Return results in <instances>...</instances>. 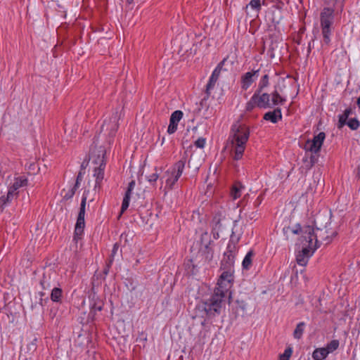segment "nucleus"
I'll use <instances>...</instances> for the list:
<instances>
[{"label": "nucleus", "instance_id": "obj_44", "mask_svg": "<svg viewBox=\"0 0 360 360\" xmlns=\"http://www.w3.org/2000/svg\"><path fill=\"white\" fill-rule=\"evenodd\" d=\"M84 172H82V171H79L77 176V178H76V181H75V185L73 186L74 187L78 188L79 187V185L81 184V181H82L83 179V175H84Z\"/></svg>", "mask_w": 360, "mask_h": 360}, {"label": "nucleus", "instance_id": "obj_7", "mask_svg": "<svg viewBox=\"0 0 360 360\" xmlns=\"http://www.w3.org/2000/svg\"><path fill=\"white\" fill-rule=\"evenodd\" d=\"M325 139L326 134L324 132H319L314 136L312 140H308L305 144L307 153L309 151L311 153L318 154L321 150Z\"/></svg>", "mask_w": 360, "mask_h": 360}, {"label": "nucleus", "instance_id": "obj_45", "mask_svg": "<svg viewBox=\"0 0 360 360\" xmlns=\"http://www.w3.org/2000/svg\"><path fill=\"white\" fill-rule=\"evenodd\" d=\"M18 193H16V191L13 190L12 188L9 187L8 191L7 193V195L6 196V200H8L9 202L11 201V200L13 198L14 195H16Z\"/></svg>", "mask_w": 360, "mask_h": 360}, {"label": "nucleus", "instance_id": "obj_43", "mask_svg": "<svg viewBox=\"0 0 360 360\" xmlns=\"http://www.w3.org/2000/svg\"><path fill=\"white\" fill-rule=\"evenodd\" d=\"M186 268L189 269L191 266H192V269L190 271V272L192 274H195L197 273L196 266L193 263V260L190 259L186 263Z\"/></svg>", "mask_w": 360, "mask_h": 360}, {"label": "nucleus", "instance_id": "obj_52", "mask_svg": "<svg viewBox=\"0 0 360 360\" xmlns=\"http://www.w3.org/2000/svg\"><path fill=\"white\" fill-rule=\"evenodd\" d=\"M236 303L238 304V307L240 308L243 311H245L246 309L247 304L244 301L237 300Z\"/></svg>", "mask_w": 360, "mask_h": 360}, {"label": "nucleus", "instance_id": "obj_49", "mask_svg": "<svg viewBox=\"0 0 360 360\" xmlns=\"http://www.w3.org/2000/svg\"><path fill=\"white\" fill-rule=\"evenodd\" d=\"M263 200H264L263 194H260L259 195H258L253 204L255 208H257L261 205Z\"/></svg>", "mask_w": 360, "mask_h": 360}, {"label": "nucleus", "instance_id": "obj_25", "mask_svg": "<svg viewBox=\"0 0 360 360\" xmlns=\"http://www.w3.org/2000/svg\"><path fill=\"white\" fill-rule=\"evenodd\" d=\"M328 350L326 348H317L312 353V357L314 360H323L327 357Z\"/></svg>", "mask_w": 360, "mask_h": 360}, {"label": "nucleus", "instance_id": "obj_19", "mask_svg": "<svg viewBox=\"0 0 360 360\" xmlns=\"http://www.w3.org/2000/svg\"><path fill=\"white\" fill-rule=\"evenodd\" d=\"M219 75H220V72H219L218 70H214V71L212 72V73L210 77V79L208 81V83L207 84V86H206L205 92H206L207 97L210 94V91L214 89L215 84L219 79Z\"/></svg>", "mask_w": 360, "mask_h": 360}, {"label": "nucleus", "instance_id": "obj_32", "mask_svg": "<svg viewBox=\"0 0 360 360\" xmlns=\"http://www.w3.org/2000/svg\"><path fill=\"white\" fill-rule=\"evenodd\" d=\"M269 85V77L267 74L264 75L260 79L257 89L255 91H263Z\"/></svg>", "mask_w": 360, "mask_h": 360}, {"label": "nucleus", "instance_id": "obj_2", "mask_svg": "<svg viewBox=\"0 0 360 360\" xmlns=\"http://www.w3.org/2000/svg\"><path fill=\"white\" fill-rule=\"evenodd\" d=\"M227 290L221 288H216L212 295L205 302L204 309L209 317H214L221 314V309L225 304Z\"/></svg>", "mask_w": 360, "mask_h": 360}, {"label": "nucleus", "instance_id": "obj_48", "mask_svg": "<svg viewBox=\"0 0 360 360\" xmlns=\"http://www.w3.org/2000/svg\"><path fill=\"white\" fill-rule=\"evenodd\" d=\"M158 178L159 174L157 172L153 173L147 176V179L150 184L155 183Z\"/></svg>", "mask_w": 360, "mask_h": 360}, {"label": "nucleus", "instance_id": "obj_15", "mask_svg": "<svg viewBox=\"0 0 360 360\" xmlns=\"http://www.w3.org/2000/svg\"><path fill=\"white\" fill-rule=\"evenodd\" d=\"M135 185H136V182L134 180H131L128 184L127 191L125 192V195H124L123 200H122L120 213L118 217L119 218L129 207L130 198H131V194L135 187Z\"/></svg>", "mask_w": 360, "mask_h": 360}, {"label": "nucleus", "instance_id": "obj_63", "mask_svg": "<svg viewBox=\"0 0 360 360\" xmlns=\"http://www.w3.org/2000/svg\"><path fill=\"white\" fill-rule=\"evenodd\" d=\"M40 295H41V297H43V296H44V295H45V293H44V292H40Z\"/></svg>", "mask_w": 360, "mask_h": 360}, {"label": "nucleus", "instance_id": "obj_10", "mask_svg": "<svg viewBox=\"0 0 360 360\" xmlns=\"http://www.w3.org/2000/svg\"><path fill=\"white\" fill-rule=\"evenodd\" d=\"M314 231L311 233L310 237L302 238V243L304 245L301 251H299L302 255L306 256L308 259L313 255L314 251L318 248V241L313 242Z\"/></svg>", "mask_w": 360, "mask_h": 360}, {"label": "nucleus", "instance_id": "obj_51", "mask_svg": "<svg viewBox=\"0 0 360 360\" xmlns=\"http://www.w3.org/2000/svg\"><path fill=\"white\" fill-rule=\"evenodd\" d=\"M257 216H258V213H257V211L256 210V211H253V212H250L247 215V217L250 220H256L257 219Z\"/></svg>", "mask_w": 360, "mask_h": 360}, {"label": "nucleus", "instance_id": "obj_31", "mask_svg": "<svg viewBox=\"0 0 360 360\" xmlns=\"http://www.w3.org/2000/svg\"><path fill=\"white\" fill-rule=\"evenodd\" d=\"M305 327V323L304 322H300L297 323L294 332H293V336L295 339L300 340L304 333Z\"/></svg>", "mask_w": 360, "mask_h": 360}, {"label": "nucleus", "instance_id": "obj_5", "mask_svg": "<svg viewBox=\"0 0 360 360\" xmlns=\"http://www.w3.org/2000/svg\"><path fill=\"white\" fill-rule=\"evenodd\" d=\"M120 115L118 110H116L112 114L108 120H105L101 127V131L108 132L110 139H112L119 128L118 121Z\"/></svg>", "mask_w": 360, "mask_h": 360}, {"label": "nucleus", "instance_id": "obj_27", "mask_svg": "<svg viewBox=\"0 0 360 360\" xmlns=\"http://www.w3.org/2000/svg\"><path fill=\"white\" fill-rule=\"evenodd\" d=\"M40 285L43 290H49L53 286V281L51 276L43 274L42 278L40 280Z\"/></svg>", "mask_w": 360, "mask_h": 360}, {"label": "nucleus", "instance_id": "obj_34", "mask_svg": "<svg viewBox=\"0 0 360 360\" xmlns=\"http://www.w3.org/2000/svg\"><path fill=\"white\" fill-rule=\"evenodd\" d=\"M339 341L338 340H331L325 347L327 350H328V354L336 350L339 347Z\"/></svg>", "mask_w": 360, "mask_h": 360}, {"label": "nucleus", "instance_id": "obj_8", "mask_svg": "<svg viewBox=\"0 0 360 360\" xmlns=\"http://www.w3.org/2000/svg\"><path fill=\"white\" fill-rule=\"evenodd\" d=\"M283 234L288 238L290 233L301 234L302 238H309L311 233L313 232V227L311 226H304L302 227L300 224H297L294 227L285 226L283 229Z\"/></svg>", "mask_w": 360, "mask_h": 360}, {"label": "nucleus", "instance_id": "obj_23", "mask_svg": "<svg viewBox=\"0 0 360 360\" xmlns=\"http://www.w3.org/2000/svg\"><path fill=\"white\" fill-rule=\"evenodd\" d=\"M166 175L167 176V179L165 180L166 186L169 188V189H172L173 186L176 184V182L179 180L180 178L179 176H177V174H174L172 171H167Z\"/></svg>", "mask_w": 360, "mask_h": 360}, {"label": "nucleus", "instance_id": "obj_17", "mask_svg": "<svg viewBox=\"0 0 360 360\" xmlns=\"http://www.w3.org/2000/svg\"><path fill=\"white\" fill-rule=\"evenodd\" d=\"M282 112L280 108H275L273 111H269L264 115L263 119L270 121L274 124L282 120Z\"/></svg>", "mask_w": 360, "mask_h": 360}, {"label": "nucleus", "instance_id": "obj_1", "mask_svg": "<svg viewBox=\"0 0 360 360\" xmlns=\"http://www.w3.org/2000/svg\"><path fill=\"white\" fill-rule=\"evenodd\" d=\"M249 136L250 129L245 124L238 121L231 126L230 138L234 147V160L242 158Z\"/></svg>", "mask_w": 360, "mask_h": 360}, {"label": "nucleus", "instance_id": "obj_58", "mask_svg": "<svg viewBox=\"0 0 360 360\" xmlns=\"http://www.w3.org/2000/svg\"><path fill=\"white\" fill-rule=\"evenodd\" d=\"M6 197H5V196H2V197L0 198V205L1 206H4L7 202H9L8 200H6Z\"/></svg>", "mask_w": 360, "mask_h": 360}, {"label": "nucleus", "instance_id": "obj_6", "mask_svg": "<svg viewBox=\"0 0 360 360\" xmlns=\"http://www.w3.org/2000/svg\"><path fill=\"white\" fill-rule=\"evenodd\" d=\"M315 226H316V232L314 231V236H313V240L314 239L315 241H318V248L319 247V243L322 242H325L326 244L330 243L333 238L337 236L336 231L331 232L330 235H329L328 231V226L327 224L324 226L323 229L319 227L317 221L315 219L314 221Z\"/></svg>", "mask_w": 360, "mask_h": 360}, {"label": "nucleus", "instance_id": "obj_62", "mask_svg": "<svg viewBox=\"0 0 360 360\" xmlns=\"http://www.w3.org/2000/svg\"><path fill=\"white\" fill-rule=\"evenodd\" d=\"M134 0H127V3L128 4H131L133 2Z\"/></svg>", "mask_w": 360, "mask_h": 360}, {"label": "nucleus", "instance_id": "obj_3", "mask_svg": "<svg viewBox=\"0 0 360 360\" xmlns=\"http://www.w3.org/2000/svg\"><path fill=\"white\" fill-rule=\"evenodd\" d=\"M335 15L334 9L329 7L323 8L320 13V26L323 45L329 46L333 32Z\"/></svg>", "mask_w": 360, "mask_h": 360}, {"label": "nucleus", "instance_id": "obj_21", "mask_svg": "<svg viewBox=\"0 0 360 360\" xmlns=\"http://www.w3.org/2000/svg\"><path fill=\"white\" fill-rule=\"evenodd\" d=\"M213 243V241L209 240L207 243L205 244L204 248L201 250V254L204 257L205 262H210L213 258L214 251L210 246Z\"/></svg>", "mask_w": 360, "mask_h": 360}, {"label": "nucleus", "instance_id": "obj_42", "mask_svg": "<svg viewBox=\"0 0 360 360\" xmlns=\"http://www.w3.org/2000/svg\"><path fill=\"white\" fill-rule=\"evenodd\" d=\"M271 14V21L273 23L274 26L276 27V25L279 24L281 17L279 16V15H276L277 13L275 11H272Z\"/></svg>", "mask_w": 360, "mask_h": 360}, {"label": "nucleus", "instance_id": "obj_46", "mask_svg": "<svg viewBox=\"0 0 360 360\" xmlns=\"http://www.w3.org/2000/svg\"><path fill=\"white\" fill-rule=\"evenodd\" d=\"M249 5L257 11H259L261 9L260 0H251Z\"/></svg>", "mask_w": 360, "mask_h": 360}, {"label": "nucleus", "instance_id": "obj_9", "mask_svg": "<svg viewBox=\"0 0 360 360\" xmlns=\"http://www.w3.org/2000/svg\"><path fill=\"white\" fill-rule=\"evenodd\" d=\"M86 202V196L83 195L82 201H81V204H80L79 212L77 222L75 224V237L76 236L82 235L84 231V228L85 226L84 215H85Z\"/></svg>", "mask_w": 360, "mask_h": 360}, {"label": "nucleus", "instance_id": "obj_60", "mask_svg": "<svg viewBox=\"0 0 360 360\" xmlns=\"http://www.w3.org/2000/svg\"><path fill=\"white\" fill-rule=\"evenodd\" d=\"M305 31V27H302L300 30H299V33H304Z\"/></svg>", "mask_w": 360, "mask_h": 360}, {"label": "nucleus", "instance_id": "obj_56", "mask_svg": "<svg viewBox=\"0 0 360 360\" xmlns=\"http://www.w3.org/2000/svg\"><path fill=\"white\" fill-rule=\"evenodd\" d=\"M316 155V154L311 153V155L308 156L309 159L313 162L314 165L318 160V157Z\"/></svg>", "mask_w": 360, "mask_h": 360}, {"label": "nucleus", "instance_id": "obj_14", "mask_svg": "<svg viewBox=\"0 0 360 360\" xmlns=\"http://www.w3.org/2000/svg\"><path fill=\"white\" fill-rule=\"evenodd\" d=\"M183 112L181 110H175L172 113L169 119V124L167 128V133L169 134H172L176 131L178 123L183 117Z\"/></svg>", "mask_w": 360, "mask_h": 360}, {"label": "nucleus", "instance_id": "obj_13", "mask_svg": "<svg viewBox=\"0 0 360 360\" xmlns=\"http://www.w3.org/2000/svg\"><path fill=\"white\" fill-rule=\"evenodd\" d=\"M259 70L248 72L241 77V88L247 90L254 82L255 79L259 75Z\"/></svg>", "mask_w": 360, "mask_h": 360}, {"label": "nucleus", "instance_id": "obj_57", "mask_svg": "<svg viewBox=\"0 0 360 360\" xmlns=\"http://www.w3.org/2000/svg\"><path fill=\"white\" fill-rule=\"evenodd\" d=\"M313 48V40L311 41H309L307 46V56L308 57L309 54L311 53V49Z\"/></svg>", "mask_w": 360, "mask_h": 360}, {"label": "nucleus", "instance_id": "obj_41", "mask_svg": "<svg viewBox=\"0 0 360 360\" xmlns=\"http://www.w3.org/2000/svg\"><path fill=\"white\" fill-rule=\"evenodd\" d=\"M77 190V188L72 186L70 189H69L63 195L64 199L69 200L73 197L75 195L76 191Z\"/></svg>", "mask_w": 360, "mask_h": 360}, {"label": "nucleus", "instance_id": "obj_16", "mask_svg": "<svg viewBox=\"0 0 360 360\" xmlns=\"http://www.w3.org/2000/svg\"><path fill=\"white\" fill-rule=\"evenodd\" d=\"M187 157V152H184L181 155V159L172 166L171 171L177 174V176H181L185 167Z\"/></svg>", "mask_w": 360, "mask_h": 360}, {"label": "nucleus", "instance_id": "obj_24", "mask_svg": "<svg viewBox=\"0 0 360 360\" xmlns=\"http://www.w3.org/2000/svg\"><path fill=\"white\" fill-rule=\"evenodd\" d=\"M27 179L24 176H20L15 178L13 184L10 186L13 190L18 191L20 188L26 186Z\"/></svg>", "mask_w": 360, "mask_h": 360}, {"label": "nucleus", "instance_id": "obj_29", "mask_svg": "<svg viewBox=\"0 0 360 360\" xmlns=\"http://www.w3.org/2000/svg\"><path fill=\"white\" fill-rule=\"evenodd\" d=\"M244 187L242 186V184L239 182L236 183L231 191V195L232 198L235 200L240 197L241 195V190Z\"/></svg>", "mask_w": 360, "mask_h": 360}, {"label": "nucleus", "instance_id": "obj_54", "mask_svg": "<svg viewBox=\"0 0 360 360\" xmlns=\"http://www.w3.org/2000/svg\"><path fill=\"white\" fill-rule=\"evenodd\" d=\"M228 59V57L226 58H224L218 65L216 67V68L214 70H218L219 72H221V70H222V68H223V65H224V63H226V61Z\"/></svg>", "mask_w": 360, "mask_h": 360}, {"label": "nucleus", "instance_id": "obj_12", "mask_svg": "<svg viewBox=\"0 0 360 360\" xmlns=\"http://www.w3.org/2000/svg\"><path fill=\"white\" fill-rule=\"evenodd\" d=\"M224 272L221 274L218 282L217 288H221L226 289L227 292H229L228 287L231 286V282L233 281V271L232 269H224Z\"/></svg>", "mask_w": 360, "mask_h": 360}, {"label": "nucleus", "instance_id": "obj_36", "mask_svg": "<svg viewBox=\"0 0 360 360\" xmlns=\"http://www.w3.org/2000/svg\"><path fill=\"white\" fill-rule=\"evenodd\" d=\"M292 353L291 347H287L282 354L279 355V360H289Z\"/></svg>", "mask_w": 360, "mask_h": 360}, {"label": "nucleus", "instance_id": "obj_26", "mask_svg": "<svg viewBox=\"0 0 360 360\" xmlns=\"http://www.w3.org/2000/svg\"><path fill=\"white\" fill-rule=\"evenodd\" d=\"M91 306V311L90 313L100 311L103 309V302L98 297L95 299V296L94 295L92 299V302L90 304Z\"/></svg>", "mask_w": 360, "mask_h": 360}, {"label": "nucleus", "instance_id": "obj_22", "mask_svg": "<svg viewBox=\"0 0 360 360\" xmlns=\"http://www.w3.org/2000/svg\"><path fill=\"white\" fill-rule=\"evenodd\" d=\"M270 97H271V99H270L271 105H272V108L276 105H283L285 101V98L281 96L279 94V92L275 89L271 94Z\"/></svg>", "mask_w": 360, "mask_h": 360}, {"label": "nucleus", "instance_id": "obj_55", "mask_svg": "<svg viewBox=\"0 0 360 360\" xmlns=\"http://www.w3.org/2000/svg\"><path fill=\"white\" fill-rule=\"evenodd\" d=\"M352 113V110L351 108H347L345 110L343 114L340 115L343 117L348 118V117Z\"/></svg>", "mask_w": 360, "mask_h": 360}, {"label": "nucleus", "instance_id": "obj_30", "mask_svg": "<svg viewBox=\"0 0 360 360\" xmlns=\"http://www.w3.org/2000/svg\"><path fill=\"white\" fill-rule=\"evenodd\" d=\"M254 252L252 250H250L245 255V258L243 259L242 265L243 269H249L252 266V257L254 256Z\"/></svg>", "mask_w": 360, "mask_h": 360}, {"label": "nucleus", "instance_id": "obj_18", "mask_svg": "<svg viewBox=\"0 0 360 360\" xmlns=\"http://www.w3.org/2000/svg\"><path fill=\"white\" fill-rule=\"evenodd\" d=\"M235 262V255L232 253L226 254L224 253L223 259L221 262V267L223 269H232Z\"/></svg>", "mask_w": 360, "mask_h": 360}, {"label": "nucleus", "instance_id": "obj_33", "mask_svg": "<svg viewBox=\"0 0 360 360\" xmlns=\"http://www.w3.org/2000/svg\"><path fill=\"white\" fill-rule=\"evenodd\" d=\"M37 338H34L27 345L26 349L27 353L32 354L36 351L37 348Z\"/></svg>", "mask_w": 360, "mask_h": 360}, {"label": "nucleus", "instance_id": "obj_53", "mask_svg": "<svg viewBox=\"0 0 360 360\" xmlns=\"http://www.w3.org/2000/svg\"><path fill=\"white\" fill-rule=\"evenodd\" d=\"M112 264H110V262H109V261H108V262H106V265H105V266L104 267L103 271V274H104V276H104V278H105V277L108 274L109 271H110V267H111V265H112Z\"/></svg>", "mask_w": 360, "mask_h": 360}, {"label": "nucleus", "instance_id": "obj_20", "mask_svg": "<svg viewBox=\"0 0 360 360\" xmlns=\"http://www.w3.org/2000/svg\"><path fill=\"white\" fill-rule=\"evenodd\" d=\"M105 167H95L94 176L96 178L94 189L100 188L102 181L104 178V170Z\"/></svg>", "mask_w": 360, "mask_h": 360}, {"label": "nucleus", "instance_id": "obj_61", "mask_svg": "<svg viewBox=\"0 0 360 360\" xmlns=\"http://www.w3.org/2000/svg\"><path fill=\"white\" fill-rule=\"evenodd\" d=\"M357 176H358V178L360 179V165L358 167Z\"/></svg>", "mask_w": 360, "mask_h": 360}, {"label": "nucleus", "instance_id": "obj_28", "mask_svg": "<svg viewBox=\"0 0 360 360\" xmlns=\"http://www.w3.org/2000/svg\"><path fill=\"white\" fill-rule=\"evenodd\" d=\"M63 290L60 288L54 287L51 290V300L54 302H61Z\"/></svg>", "mask_w": 360, "mask_h": 360}, {"label": "nucleus", "instance_id": "obj_37", "mask_svg": "<svg viewBox=\"0 0 360 360\" xmlns=\"http://www.w3.org/2000/svg\"><path fill=\"white\" fill-rule=\"evenodd\" d=\"M347 125L352 130H356L359 127V121L356 118L350 119Z\"/></svg>", "mask_w": 360, "mask_h": 360}, {"label": "nucleus", "instance_id": "obj_40", "mask_svg": "<svg viewBox=\"0 0 360 360\" xmlns=\"http://www.w3.org/2000/svg\"><path fill=\"white\" fill-rule=\"evenodd\" d=\"M306 153H307L306 152ZM302 162L304 163L303 167H304L306 170L310 169L314 166L313 162L309 159L307 154L303 158Z\"/></svg>", "mask_w": 360, "mask_h": 360}, {"label": "nucleus", "instance_id": "obj_11", "mask_svg": "<svg viewBox=\"0 0 360 360\" xmlns=\"http://www.w3.org/2000/svg\"><path fill=\"white\" fill-rule=\"evenodd\" d=\"M106 150L103 146H99L91 150V160L93 164L97 167H105L106 161L105 159Z\"/></svg>", "mask_w": 360, "mask_h": 360}, {"label": "nucleus", "instance_id": "obj_59", "mask_svg": "<svg viewBox=\"0 0 360 360\" xmlns=\"http://www.w3.org/2000/svg\"><path fill=\"white\" fill-rule=\"evenodd\" d=\"M208 236H208V234H207V232H205V233H202V234L201 235V238H200L201 243H203L204 240H205V238H208Z\"/></svg>", "mask_w": 360, "mask_h": 360}, {"label": "nucleus", "instance_id": "obj_50", "mask_svg": "<svg viewBox=\"0 0 360 360\" xmlns=\"http://www.w3.org/2000/svg\"><path fill=\"white\" fill-rule=\"evenodd\" d=\"M347 118L345 117H343L342 116H341L340 115H339V121H338V127L339 129L342 128L343 126H345V124H347Z\"/></svg>", "mask_w": 360, "mask_h": 360}, {"label": "nucleus", "instance_id": "obj_64", "mask_svg": "<svg viewBox=\"0 0 360 360\" xmlns=\"http://www.w3.org/2000/svg\"><path fill=\"white\" fill-rule=\"evenodd\" d=\"M42 298L40 299V304L42 305Z\"/></svg>", "mask_w": 360, "mask_h": 360}, {"label": "nucleus", "instance_id": "obj_35", "mask_svg": "<svg viewBox=\"0 0 360 360\" xmlns=\"http://www.w3.org/2000/svg\"><path fill=\"white\" fill-rule=\"evenodd\" d=\"M308 258L302 255L300 252L296 255L297 263L300 266H306L308 262Z\"/></svg>", "mask_w": 360, "mask_h": 360}, {"label": "nucleus", "instance_id": "obj_38", "mask_svg": "<svg viewBox=\"0 0 360 360\" xmlns=\"http://www.w3.org/2000/svg\"><path fill=\"white\" fill-rule=\"evenodd\" d=\"M236 244L233 241H229L226 248V251L224 253L230 254L232 253L233 255H236Z\"/></svg>", "mask_w": 360, "mask_h": 360}, {"label": "nucleus", "instance_id": "obj_39", "mask_svg": "<svg viewBox=\"0 0 360 360\" xmlns=\"http://www.w3.org/2000/svg\"><path fill=\"white\" fill-rule=\"evenodd\" d=\"M119 248H120V245H119V244L117 243L114 244L112 250L111 251V254H110V255L109 257V259L108 260V261L110 262V264H112L113 263L115 256L117 254Z\"/></svg>", "mask_w": 360, "mask_h": 360}, {"label": "nucleus", "instance_id": "obj_47", "mask_svg": "<svg viewBox=\"0 0 360 360\" xmlns=\"http://www.w3.org/2000/svg\"><path fill=\"white\" fill-rule=\"evenodd\" d=\"M205 142H206L205 139L200 137V138H198V139L195 141V146L197 148H203L205 147Z\"/></svg>", "mask_w": 360, "mask_h": 360}, {"label": "nucleus", "instance_id": "obj_4", "mask_svg": "<svg viewBox=\"0 0 360 360\" xmlns=\"http://www.w3.org/2000/svg\"><path fill=\"white\" fill-rule=\"evenodd\" d=\"M255 107L259 108H271L270 94L263 91H255L250 101L246 103L245 110L251 112Z\"/></svg>", "mask_w": 360, "mask_h": 360}]
</instances>
